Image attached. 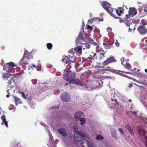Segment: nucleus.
<instances>
[{"instance_id": "19", "label": "nucleus", "mask_w": 147, "mask_h": 147, "mask_svg": "<svg viewBox=\"0 0 147 147\" xmlns=\"http://www.w3.org/2000/svg\"><path fill=\"white\" fill-rule=\"evenodd\" d=\"M83 113H82L81 111L78 112L76 113H75L74 117L77 120V121H78V119L80 118L81 116L83 115Z\"/></svg>"}, {"instance_id": "12", "label": "nucleus", "mask_w": 147, "mask_h": 147, "mask_svg": "<svg viewBox=\"0 0 147 147\" xmlns=\"http://www.w3.org/2000/svg\"><path fill=\"white\" fill-rule=\"evenodd\" d=\"M113 94V95H112L111 100L112 102L111 103V104H112V107H110L111 108H113L114 106L118 105L119 104V102L115 98V97H117L116 95L114 94Z\"/></svg>"}, {"instance_id": "33", "label": "nucleus", "mask_w": 147, "mask_h": 147, "mask_svg": "<svg viewBox=\"0 0 147 147\" xmlns=\"http://www.w3.org/2000/svg\"><path fill=\"white\" fill-rule=\"evenodd\" d=\"M2 77L3 78H8L9 77V74L7 73L3 74Z\"/></svg>"}, {"instance_id": "32", "label": "nucleus", "mask_w": 147, "mask_h": 147, "mask_svg": "<svg viewBox=\"0 0 147 147\" xmlns=\"http://www.w3.org/2000/svg\"><path fill=\"white\" fill-rule=\"evenodd\" d=\"M125 67L126 68H127L128 69H129L131 67V65L130 64L128 63H127L125 64Z\"/></svg>"}, {"instance_id": "27", "label": "nucleus", "mask_w": 147, "mask_h": 147, "mask_svg": "<svg viewBox=\"0 0 147 147\" xmlns=\"http://www.w3.org/2000/svg\"><path fill=\"white\" fill-rule=\"evenodd\" d=\"M46 46L48 49L51 50L53 47V45L51 43H48L47 44Z\"/></svg>"}, {"instance_id": "59", "label": "nucleus", "mask_w": 147, "mask_h": 147, "mask_svg": "<svg viewBox=\"0 0 147 147\" xmlns=\"http://www.w3.org/2000/svg\"><path fill=\"white\" fill-rule=\"evenodd\" d=\"M125 77H127V78H128L129 77V76H125Z\"/></svg>"}, {"instance_id": "28", "label": "nucleus", "mask_w": 147, "mask_h": 147, "mask_svg": "<svg viewBox=\"0 0 147 147\" xmlns=\"http://www.w3.org/2000/svg\"><path fill=\"white\" fill-rule=\"evenodd\" d=\"M142 10H143L145 12H147V5H143L142 7Z\"/></svg>"}, {"instance_id": "50", "label": "nucleus", "mask_w": 147, "mask_h": 147, "mask_svg": "<svg viewBox=\"0 0 147 147\" xmlns=\"http://www.w3.org/2000/svg\"><path fill=\"white\" fill-rule=\"evenodd\" d=\"M128 101L131 102H132V100L131 99H130L129 100H128Z\"/></svg>"}, {"instance_id": "58", "label": "nucleus", "mask_w": 147, "mask_h": 147, "mask_svg": "<svg viewBox=\"0 0 147 147\" xmlns=\"http://www.w3.org/2000/svg\"><path fill=\"white\" fill-rule=\"evenodd\" d=\"M121 75L122 76H125V75H124V74H122V75Z\"/></svg>"}, {"instance_id": "48", "label": "nucleus", "mask_w": 147, "mask_h": 147, "mask_svg": "<svg viewBox=\"0 0 147 147\" xmlns=\"http://www.w3.org/2000/svg\"><path fill=\"white\" fill-rule=\"evenodd\" d=\"M145 145L146 147H147V140H146L145 143Z\"/></svg>"}, {"instance_id": "5", "label": "nucleus", "mask_w": 147, "mask_h": 147, "mask_svg": "<svg viewBox=\"0 0 147 147\" xmlns=\"http://www.w3.org/2000/svg\"><path fill=\"white\" fill-rule=\"evenodd\" d=\"M76 43H79L82 45L81 47L83 49H88L90 47V45L88 43L84 42L82 39L78 38V37L76 38Z\"/></svg>"}, {"instance_id": "22", "label": "nucleus", "mask_w": 147, "mask_h": 147, "mask_svg": "<svg viewBox=\"0 0 147 147\" xmlns=\"http://www.w3.org/2000/svg\"><path fill=\"white\" fill-rule=\"evenodd\" d=\"M1 119L3 121V122L4 123V124L6 125V127H8L7 122L6 121L5 117L4 115L1 116Z\"/></svg>"}, {"instance_id": "26", "label": "nucleus", "mask_w": 147, "mask_h": 147, "mask_svg": "<svg viewBox=\"0 0 147 147\" xmlns=\"http://www.w3.org/2000/svg\"><path fill=\"white\" fill-rule=\"evenodd\" d=\"M21 101V100L19 98H15V102L16 105H17V104H20Z\"/></svg>"}, {"instance_id": "44", "label": "nucleus", "mask_w": 147, "mask_h": 147, "mask_svg": "<svg viewBox=\"0 0 147 147\" xmlns=\"http://www.w3.org/2000/svg\"><path fill=\"white\" fill-rule=\"evenodd\" d=\"M11 79L10 81H9L7 83L9 85H11Z\"/></svg>"}, {"instance_id": "37", "label": "nucleus", "mask_w": 147, "mask_h": 147, "mask_svg": "<svg viewBox=\"0 0 147 147\" xmlns=\"http://www.w3.org/2000/svg\"><path fill=\"white\" fill-rule=\"evenodd\" d=\"M32 83L33 84H35L37 83V80L36 79L35 80H32Z\"/></svg>"}, {"instance_id": "21", "label": "nucleus", "mask_w": 147, "mask_h": 147, "mask_svg": "<svg viewBox=\"0 0 147 147\" xmlns=\"http://www.w3.org/2000/svg\"><path fill=\"white\" fill-rule=\"evenodd\" d=\"M75 51L76 52L78 53H80L82 51V48L80 46H77L74 48Z\"/></svg>"}, {"instance_id": "49", "label": "nucleus", "mask_w": 147, "mask_h": 147, "mask_svg": "<svg viewBox=\"0 0 147 147\" xmlns=\"http://www.w3.org/2000/svg\"><path fill=\"white\" fill-rule=\"evenodd\" d=\"M7 93L8 94H10V93H9V90H7Z\"/></svg>"}, {"instance_id": "43", "label": "nucleus", "mask_w": 147, "mask_h": 147, "mask_svg": "<svg viewBox=\"0 0 147 147\" xmlns=\"http://www.w3.org/2000/svg\"><path fill=\"white\" fill-rule=\"evenodd\" d=\"M105 47L106 49H110V46H109L108 45H106L105 46Z\"/></svg>"}, {"instance_id": "35", "label": "nucleus", "mask_w": 147, "mask_h": 147, "mask_svg": "<svg viewBox=\"0 0 147 147\" xmlns=\"http://www.w3.org/2000/svg\"><path fill=\"white\" fill-rule=\"evenodd\" d=\"M125 24H126V26L127 27H129L130 26V25L132 24L131 22H127V21L125 23Z\"/></svg>"}, {"instance_id": "62", "label": "nucleus", "mask_w": 147, "mask_h": 147, "mask_svg": "<svg viewBox=\"0 0 147 147\" xmlns=\"http://www.w3.org/2000/svg\"><path fill=\"white\" fill-rule=\"evenodd\" d=\"M66 85H68V84H66Z\"/></svg>"}, {"instance_id": "54", "label": "nucleus", "mask_w": 147, "mask_h": 147, "mask_svg": "<svg viewBox=\"0 0 147 147\" xmlns=\"http://www.w3.org/2000/svg\"><path fill=\"white\" fill-rule=\"evenodd\" d=\"M123 100L124 101H125V102H128V101H126V100H124V98H123Z\"/></svg>"}, {"instance_id": "46", "label": "nucleus", "mask_w": 147, "mask_h": 147, "mask_svg": "<svg viewBox=\"0 0 147 147\" xmlns=\"http://www.w3.org/2000/svg\"><path fill=\"white\" fill-rule=\"evenodd\" d=\"M132 86H133V85H132V84H129V88L132 87Z\"/></svg>"}, {"instance_id": "51", "label": "nucleus", "mask_w": 147, "mask_h": 147, "mask_svg": "<svg viewBox=\"0 0 147 147\" xmlns=\"http://www.w3.org/2000/svg\"><path fill=\"white\" fill-rule=\"evenodd\" d=\"M9 94H7L6 95V97H7V98L9 97Z\"/></svg>"}, {"instance_id": "63", "label": "nucleus", "mask_w": 147, "mask_h": 147, "mask_svg": "<svg viewBox=\"0 0 147 147\" xmlns=\"http://www.w3.org/2000/svg\"><path fill=\"white\" fill-rule=\"evenodd\" d=\"M0 109H1V107H0Z\"/></svg>"}, {"instance_id": "15", "label": "nucleus", "mask_w": 147, "mask_h": 147, "mask_svg": "<svg viewBox=\"0 0 147 147\" xmlns=\"http://www.w3.org/2000/svg\"><path fill=\"white\" fill-rule=\"evenodd\" d=\"M109 71L108 69H104V68H101L98 69L97 71H96L97 73L94 74L95 76H96L97 74H103L105 73H107V72Z\"/></svg>"}, {"instance_id": "52", "label": "nucleus", "mask_w": 147, "mask_h": 147, "mask_svg": "<svg viewBox=\"0 0 147 147\" xmlns=\"http://www.w3.org/2000/svg\"><path fill=\"white\" fill-rule=\"evenodd\" d=\"M145 72L147 73V69H146L144 70Z\"/></svg>"}, {"instance_id": "45", "label": "nucleus", "mask_w": 147, "mask_h": 147, "mask_svg": "<svg viewBox=\"0 0 147 147\" xmlns=\"http://www.w3.org/2000/svg\"><path fill=\"white\" fill-rule=\"evenodd\" d=\"M130 112L132 113V114H136V113L135 111H130Z\"/></svg>"}, {"instance_id": "3", "label": "nucleus", "mask_w": 147, "mask_h": 147, "mask_svg": "<svg viewBox=\"0 0 147 147\" xmlns=\"http://www.w3.org/2000/svg\"><path fill=\"white\" fill-rule=\"evenodd\" d=\"M74 136L76 139L82 144L85 142H88L85 139V134L80 131H76L74 133Z\"/></svg>"}, {"instance_id": "30", "label": "nucleus", "mask_w": 147, "mask_h": 147, "mask_svg": "<svg viewBox=\"0 0 147 147\" xmlns=\"http://www.w3.org/2000/svg\"><path fill=\"white\" fill-rule=\"evenodd\" d=\"M75 52V49L74 50L73 48L70 49L69 52V54H70L72 55H74Z\"/></svg>"}, {"instance_id": "61", "label": "nucleus", "mask_w": 147, "mask_h": 147, "mask_svg": "<svg viewBox=\"0 0 147 147\" xmlns=\"http://www.w3.org/2000/svg\"><path fill=\"white\" fill-rule=\"evenodd\" d=\"M123 7H126V6H125L124 5H123Z\"/></svg>"}, {"instance_id": "38", "label": "nucleus", "mask_w": 147, "mask_h": 147, "mask_svg": "<svg viewBox=\"0 0 147 147\" xmlns=\"http://www.w3.org/2000/svg\"><path fill=\"white\" fill-rule=\"evenodd\" d=\"M115 45L117 47H119V46L120 43H119L117 40H116L115 42Z\"/></svg>"}, {"instance_id": "40", "label": "nucleus", "mask_w": 147, "mask_h": 147, "mask_svg": "<svg viewBox=\"0 0 147 147\" xmlns=\"http://www.w3.org/2000/svg\"><path fill=\"white\" fill-rule=\"evenodd\" d=\"M119 131L120 133H121L122 134H124V132L122 129H121V128H119Z\"/></svg>"}, {"instance_id": "42", "label": "nucleus", "mask_w": 147, "mask_h": 147, "mask_svg": "<svg viewBox=\"0 0 147 147\" xmlns=\"http://www.w3.org/2000/svg\"><path fill=\"white\" fill-rule=\"evenodd\" d=\"M121 63L123 65V63L124 62V58L123 57H122L121 59Z\"/></svg>"}, {"instance_id": "6", "label": "nucleus", "mask_w": 147, "mask_h": 147, "mask_svg": "<svg viewBox=\"0 0 147 147\" xmlns=\"http://www.w3.org/2000/svg\"><path fill=\"white\" fill-rule=\"evenodd\" d=\"M83 33V32H80L78 36V38L82 39L84 42H86L88 41L90 42L92 41V39L89 38L88 36L86 34H85V35H84Z\"/></svg>"}, {"instance_id": "55", "label": "nucleus", "mask_w": 147, "mask_h": 147, "mask_svg": "<svg viewBox=\"0 0 147 147\" xmlns=\"http://www.w3.org/2000/svg\"><path fill=\"white\" fill-rule=\"evenodd\" d=\"M124 72L126 74L129 73V72Z\"/></svg>"}, {"instance_id": "11", "label": "nucleus", "mask_w": 147, "mask_h": 147, "mask_svg": "<svg viewBox=\"0 0 147 147\" xmlns=\"http://www.w3.org/2000/svg\"><path fill=\"white\" fill-rule=\"evenodd\" d=\"M61 100L65 102H68L70 99V97L69 94L67 92L63 93L61 95Z\"/></svg>"}, {"instance_id": "41", "label": "nucleus", "mask_w": 147, "mask_h": 147, "mask_svg": "<svg viewBox=\"0 0 147 147\" xmlns=\"http://www.w3.org/2000/svg\"><path fill=\"white\" fill-rule=\"evenodd\" d=\"M87 27L88 29H89L91 30H92L93 29V28L90 25H88Z\"/></svg>"}, {"instance_id": "47", "label": "nucleus", "mask_w": 147, "mask_h": 147, "mask_svg": "<svg viewBox=\"0 0 147 147\" xmlns=\"http://www.w3.org/2000/svg\"><path fill=\"white\" fill-rule=\"evenodd\" d=\"M132 31V30L131 28H129L128 31L129 32H131Z\"/></svg>"}, {"instance_id": "57", "label": "nucleus", "mask_w": 147, "mask_h": 147, "mask_svg": "<svg viewBox=\"0 0 147 147\" xmlns=\"http://www.w3.org/2000/svg\"><path fill=\"white\" fill-rule=\"evenodd\" d=\"M145 139L146 140H147V136H146L145 137Z\"/></svg>"}, {"instance_id": "29", "label": "nucleus", "mask_w": 147, "mask_h": 147, "mask_svg": "<svg viewBox=\"0 0 147 147\" xmlns=\"http://www.w3.org/2000/svg\"><path fill=\"white\" fill-rule=\"evenodd\" d=\"M103 139V137L101 135H98L96 137V139L97 140H102Z\"/></svg>"}, {"instance_id": "10", "label": "nucleus", "mask_w": 147, "mask_h": 147, "mask_svg": "<svg viewBox=\"0 0 147 147\" xmlns=\"http://www.w3.org/2000/svg\"><path fill=\"white\" fill-rule=\"evenodd\" d=\"M70 57L64 55L62 57V60L63 63H65V64H67L69 63L71 64L72 65H73L75 64V62L72 60H71L70 59Z\"/></svg>"}, {"instance_id": "56", "label": "nucleus", "mask_w": 147, "mask_h": 147, "mask_svg": "<svg viewBox=\"0 0 147 147\" xmlns=\"http://www.w3.org/2000/svg\"><path fill=\"white\" fill-rule=\"evenodd\" d=\"M103 45H105V46L106 45V44L105 42H104L103 43Z\"/></svg>"}, {"instance_id": "4", "label": "nucleus", "mask_w": 147, "mask_h": 147, "mask_svg": "<svg viewBox=\"0 0 147 147\" xmlns=\"http://www.w3.org/2000/svg\"><path fill=\"white\" fill-rule=\"evenodd\" d=\"M64 71L68 72L67 74L63 75V77L64 80L69 82L74 80L76 77V75L75 72H72L68 70L64 69Z\"/></svg>"}, {"instance_id": "2", "label": "nucleus", "mask_w": 147, "mask_h": 147, "mask_svg": "<svg viewBox=\"0 0 147 147\" xmlns=\"http://www.w3.org/2000/svg\"><path fill=\"white\" fill-rule=\"evenodd\" d=\"M106 52L104 50H102V49H100L99 50H96V53L92 52L88 58H86L84 60L87 62V61L88 59L91 60V61L92 60L93 61L95 59L101 60L105 57V54Z\"/></svg>"}, {"instance_id": "17", "label": "nucleus", "mask_w": 147, "mask_h": 147, "mask_svg": "<svg viewBox=\"0 0 147 147\" xmlns=\"http://www.w3.org/2000/svg\"><path fill=\"white\" fill-rule=\"evenodd\" d=\"M23 57H25L26 59L32 58V56L31 55L30 53L27 51H25Z\"/></svg>"}, {"instance_id": "25", "label": "nucleus", "mask_w": 147, "mask_h": 147, "mask_svg": "<svg viewBox=\"0 0 147 147\" xmlns=\"http://www.w3.org/2000/svg\"><path fill=\"white\" fill-rule=\"evenodd\" d=\"M79 120L80 122V124L81 125H82L84 124L86 121V119L84 118H80Z\"/></svg>"}, {"instance_id": "39", "label": "nucleus", "mask_w": 147, "mask_h": 147, "mask_svg": "<svg viewBox=\"0 0 147 147\" xmlns=\"http://www.w3.org/2000/svg\"><path fill=\"white\" fill-rule=\"evenodd\" d=\"M36 67V66L34 64L31 65L29 66V68H30V67L31 68H32L33 67L35 68Z\"/></svg>"}, {"instance_id": "1", "label": "nucleus", "mask_w": 147, "mask_h": 147, "mask_svg": "<svg viewBox=\"0 0 147 147\" xmlns=\"http://www.w3.org/2000/svg\"><path fill=\"white\" fill-rule=\"evenodd\" d=\"M102 6L109 13L115 18H117L116 15L115 14V12L119 16H121V14L123 13V7H119L115 11L111 7V5L106 2H104L102 4Z\"/></svg>"}, {"instance_id": "14", "label": "nucleus", "mask_w": 147, "mask_h": 147, "mask_svg": "<svg viewBox=\"0 0 147 147\" xmlns=\"http://www.w3.org/2000/svg\"><path fill=\"white\" fill-rule=\"evenodd\" d=\"M69 83H73L76 85H79L80 86H82V83L80 80L78 79L75 78L71 81Z\"/></svg>"}, {"instance_id": "36", "label": "nucleus", "mask_w": 147, "mask_h": 147, "mask_svg": "<svg viewBox=\"0 0 147 147\" xmlns=\"http://www.w3.org/2000/svg\"><path fill=\"white\" fill-rule=\"evenodd\" d=\"M107 32H110L112 31V29L110 27H108L107 28Z\"/></svg>"}, {"instance_id": "23", "label": "nucleus", "mask_w": 147, "mask_h": 147, "mask_svg": "<svg viewBox=\"0 0 147 147\" xmlns=\"http://www.w3.org/2000/svg\"><path fill=\"white\" fill-rule=\"evenodd\" d=\"M5 65L9 67H14L16 66L15 64L13 62H11L9 63H7Z\"/></svg>"}, {"instance_id": "7", "label": "nucleus", "mask_w": 147, "mask_h": 147, "mask_svg": "<svg viewBox=\"0 0 147 147\" xmlns=\"http://www.w3.org/2000/svg\"><path fill=\"white\" fill-rule=\"evenodd\" d=\"M137 13L136 9L134 8L130 7L129 8V14L125 15L126 19H128L130 18V16L133 17L136 15Z\"/></svg>"}, {"instance_id": "24", "label": "nucleus", "mask_w": 147, "mask_h": 147, "mask_svg": "<svg viewBox=\"0 0 147 147\" xmlns=\"http://www.w3.org/2000/svg\"><path fill=\"white\" fill-rule=\"evenodd\" d=\"M116 18H119V21L120 23L122 22L125 23L127 21V20L126 19V17H125V18L124 19H122L121 18H120L118 17H116Z\"/></svg>"}, {"instance_id": "13", "label": "nucleus", "mask_w": 147, "mask_h": 147, "mask_svg": "<svg viewBox=\"0 0 147 147\" xmlns=\"http://www.w3.org/2000/svg\"><path fill=\"white\" fill-rule=\"evenodd\" d=\"M138 132L141 136H144L145 134L146 131L141 126H139L137 127Z\"/></svg>"}, {"instance_id": "20", "label": "nucleus", "mask_w": 147, "mask_h": 147, "mask_svg": "<svg viewBox=\"0 0 147 147\" xmlns=\"http://www.w3.org/2000/svg\"><path fill=\"white\" fill-rule=\"evenodd\" d=\"M126 126L130 134L132 135H134V133L131 127L129 125H126Z\"/></svg>"}, {"instance_id": "16", "label": "nucleus", "mask_w": 147, "mask_h": 147, "mask_svg": "<svg viewBox=\"0 0 147 147\" xmlns=\"http://www.w3.org/2000/svg\"><path fill=\"white\" fill-rule=\"evenodd\" d=\"M26 59L25 57H23L20 60L19 63L22 66H24L27 64H28Z\"/></svg>"}, {"instance_id": "18", "label": "nucleus", "mask_w": 147, "mask_h": 147, "mask_svg": "<svg viewBox=\"0 0 147 147\" xmlns=\"http://www.w3.org/2000/svg\"><path fill=\"white\" fill-rule=\"evenodd\" d=\"M58 131L60 134L63 136L65 137L67 136V134L65 128L59 129H58Z\"/></svg>"}, {"instance_id": "9", "label": "nucleus", "mask_w": 147, "mask_h": 147, "mask_svg": "<svg viewBox=\"0 0 147 147\" xmlns=\"http://www.w3.org/2000/svg\"><path fill=\"white\" fill-rule=\"evenodd\" d=\"M116 61H117L115 59L114 57L113 56L111 55L106 60L104 61L102 64L104 65H107L109 64L116 62Z\"/></svg>"}, {"instance_id": "53", "label": "nucleus", "mask_w": 147, "mask_h": 147, "mask_svg": "<svg viewBox=\"0 0 147 147\" xmlns=\"http://www.w3.org/2000/svg\"><path fill=\"white\" fill-rule=\"evenodd\" d=\"M17 68H18V70H20V67H18Z\"/></svg>"}, {"instance_id": "31", "label": "nucleus", "mask_w": 147, "mask_h": 147, "mask_svg": "<svg viewBox=\"0 0 147 147\" xmlns=\"http://www.w3.org/2000/svg\"><path fill=\"white\" fill-rule=\"evenodd\" d=\"M67 64V65L66 66V69L65 70L68 71V70L71 67L72 65L71 64L69 63Z\"/></svg>"}, {"instance_id": "34", "label": "nucleus", "mask_w": 147, "mask_h": 147, "mask_svg": "<svg viewBox=\"0 0 147 147\" xmlns=\"http://www.w3.org/2000/svg\"><path fill=\"white\" fill-rule=\"evenodd\" d=\"M111 77L110 76H103L102 78V79L103 80L105 79H111Z\"/></svg>"}, {"instance_id": "8", "label": "nucleus", "mask_w": 147, "mask_h": 147, "mask_svg": "<svg viewBox=\"0 0 147 147\" xmlns=\"http://www.w3.org/2000/svg\"><path fill=\"white\" fill-rule=\"evenodd\" d=\"M139 33L142 35L146 34L147 33V28L146 27L144 24L139 26L137 28Z\"/></svg>"}, {"instance_id": "60", "label": "nucleus", "mask_w": 147, "mask_h": 147, "mask_svg": "<svg viewBox=\"0 0 147 147\" xmlns=\"http://www.w3.org/2000/svg\"><path fill=\"white\" fill-rule=\"evenodd\" d=\"M144 20H142V23H143V21H144Z\"/></svg>"}]
</instances>
